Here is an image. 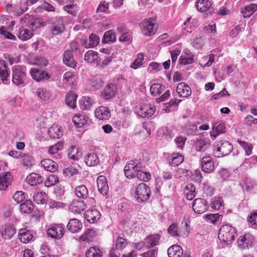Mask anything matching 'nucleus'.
I'll list each match as a JSON object with an SVG mask.
<instances>
[{
    "mask_svg": "<svg viewBox=\"0 0 257 257\" xmlns=\"http://www.w3.org/2000/svg\"><path fill=\"white\" fill-rule=\"evenodd\" d=\"M190 232V226L187 222H182L180 226L176 223H172L169 227L168 233L173 237L185 238Z\"/></svg>",
    "mask_w": 257,
    "mask_h": 257,
    "instance_id": "obj_1",
    "label": "nucleus"
},
{
    "mask_svg": "<svg viewBox=\"0 0 257 257\" xmlns=\"http://www.w3.org/2000/svg\"><path fill=\"white\" fill-rule=\"evenodd\" d=\"M236 229L231 225L226 224L222 225L218 233V238L223 242L229 243L234 240Z\"/></svg>",
    "mask_w": 257,
    "mask_h": 257,
    "instance_id": "obj_2",
    "label": "nucleus"
},
{
    "mask_svg": "<svg viewBox=\"0 0 257 257\" xmlns=\"http://www.w3.org/2000/svg\"><path fill=\"white\" fill-rule=\"evenodd\" d=\"M140 27L142 33L147 36L154 35L158 29V25L156 20L153 18L145 19L141 22Z\"/></svg>",
    "mask_w": 257,
    "mask_h": 257,
    "instance_id": "obj_3",
    "label": "nucleus"
},
{
    "mask_svg": "<svg viewBox=\"0 0 257 257\" xmlns=\"http://www.w3.org/2000/svg\"><path fill=\"white\" fill-rule=\"evenodd\" d=\"M27 78L25 68L20 66H15L12 68L13 83L20 86L24 84Z\"/></svg>",
    "mask_w": 257,
    "mask_h": 257,
    "instance_id": "obj_4",
    "label": "nucleus"
},
{
    "mask_svg": "<svg viewBox=\"0 0 257 257\" xmlns=\"http://www.w3.org/2000/svg\"><path fill=\"white\" fill-rule=\"evenodd\" d=\"M142 164L137 160H131L125 166L124 172L127 178H133L137 176L139 169H142Z\"/></svg>",
    "mask_w": 257,
    "mask_h": 257,
    "instance_id": "obj_5",
    "label": "nucleus"
},
{
    "mask_svg": "<svg viewBox=\"0 0 257 257\" xmlns=\"http://www.w3.org/2000/svg\"><path fill=\"white\" fill-rule=\"evenodd\" d=\"M135 193L138 202H143L149 199L151 190L145 183H141L138 186Z\"/></svg>",
    "mask_w": 257,
    "mask_h": 257,
    "instance_id": "obj_6",
    "label": "nucleus"
},
{
    "mask_svg": "<svg viewBox=\"0 0 257 257\" xmlns=\"http://www.w3.org/2000/svg\"><path fill=\"white\" fill-rule=\"evenodd\" d=\"M233 150L232 145L227 141H221L217 144V147L215 152L217 157H220L229 155Z\"/></svg>",
    "mask_w": 257,
    "mask_h": 257,
    "instance_id": "obj_7",
    "label": "nucleus"
},
{
    "mask_svg": "<svg viewBox=\"0 0 257 257\" xmlns=\"http://www.w3.org/2000/svg\"><path fill=\"white\" fill-rule=\"evenodd\" d=\"M47 234L51 238L59 239L64 234V229L60 224H53L47 229Z\"/></svg>",
    "mask_w": 257,
    "mask_h": 257,
    "instance_id": "obj_8",
    "label": "nucleus"
},
{
    "mask_svg": "<svg viewBox=\"0 0 257 257\" xmlns=\"http://www.w3.org/2000/svg\"><path fill=\"white\" fill-rule=\"evenodd\" d=\"M50 30L54 35H57L63 32L65 30L63 18L60 17L54 19L51 23Z\"/></svg>",
    "mask_w": 257,
    "mask_h": 257,
    "instance_id": "obj_9",
    "label": "nucleus"
},
{
    "mask_svg": "<svg viewBox=\"0 0 257 257\" xmlns=\"http://www.w3.org/2000/svg\"><path fill=\"white\" fill-rule=\"evenodd\" d=\"M192 207L195 213L202 214L207 210L208 204L207 201L203 198H197L193 201Z\"/></svg>",
    "mask_w": 257,
    "mask_h": 257,
    "instance_id": "obj_10",
    "label": "nucleus"
},
{
    "mask_svg": "<svg viewBox=\"0 0 257 257\" xmlns=\"http://www.w3.org/2000/svg\"><path fill=\"white\" fill-rule=\"evenodd\" d=\"M94 115L99 120H106L110 117L111 112L109 108L107 107L100 106L96 108Z\"/></svg>",
    "mask_w": 257,
    "mask_h": 257,
    "instance_id": "obj_11",
    "label": "nucleus"
},
{
    "mask_svg": "<svg viewBox=\"0 0 257 257\" xmlns=\"http://www.w3.org/2000/svg\"><path fill=\"white\" fill-rule=\"evenodd\" d=\"M13 176L10 172H2L0 174V190H6L11 185Z\"/></svg>",
    "mask_w": 257,
    "mask_h": 257,
    "instance_id": "obj_12",
    "label": "nucleus"
},
{
    "mask_svg": "<svg viewBox=\"0 0 257 257\" xmlns=\"http://www.w3.org/2000/svg\"><path fill=\"white\" fill-rule=\"evenodd\" d=\"M0 232L3 239H10L16 233V228L15 227L10 224H5L3 225L0 229Z\"/></svg>",
    "mask_w": 257,
    "mask_h": 257,
    "instance_id": "obj_13",
    "label": "nucleus"
},
{
    "mask_svg": "<svg viewBox=\"0 0 257 257\" xmlns=\"http://www.w3.org/2000/svg\"><path fill=\"white\" fill-rule=\"evenodd\" d=\"M202 171L206 173H210L214 170V162L212 158L209 156L202 157L201 160Z\"/></svg>",
    "mask_w": 257,
    "mask_h": 257,
    "instance_id": "obj_14",
    "label": "nucleus"
},
{
    "mask_svg": "<svg viewBox=\"0 0 257 257\" xmlns=\"http://www.w3.org/2000/svg\"><path fill=\"white\" fill-rule=\"evenodd\" d=\"M86 208V204L84 201L74 199L69 206L70 210L74 214H79Z\"/></svg>",
    "mask_w": 257,
    "mask_h": 257,
    "instance_id": "obj_15",
    "label": "nucleus"
},
{
    "mask_svg": "<svg viewBox=\"0 0 257 257\" xmlns=\"http://www.w3.org/2000/svg\"><path fill=\"white\" fill-rule=\"evenodd\" d=\"M155 110L156 108L154 106L145 104L140 107L137 113L142 117H149L154 114Z\"/></svg>",
    "mask_w": 257,
    "mask_h": 257,
    "instance_id": "obj_16",
    "label": "nucleus"
},
{
    "mask_svg": "<svg viewBox=\"0 0 257 257\" xmlns=\"http://www.w3.org/2000/svg\"><path fill=\"white\" fill-rule=\"evenodd\" d=\"M84 217L89 222L94 223L99 220L101 214L96 209H88L85 212Z\"/></svg>",
    "mask_w": 257,
    "mask_h": 257,
    "instance_id": "obj_17",
    "label": "nucleus"
},
{
    "mask_svg": "<svg viewBox=\"0 0 257 257\" xmlns=\"http://www.w3.org/2000/svg\"><path fill=\"white\" fill-rule=\"evenodd\" d=\"M30 73L32 77L37 81L48 80L50 77L48 73L37 68L32 69Z\"/></svg>",
    "mask_w": 257,
    "mask_h": 257,
    "instance_id": "obj_18",
    "label": "nucleus"
},
{
    "mask_svg": "<svg viewBox=\"0 0 257 257\" xmlns=\"http://www.w3.org/2000/svg\"><path fill=\"white\" fill-rule=\"evenodd\" d=\"M176 91L180 97H187L192 93L190 87L185 82L179 83L177 86Z\"/></svg>",
    "mask_w": 257,
    "mask_h": 257,
    "instance_id": "obj_19",
    "label": "nucleus"
},
{
    "mask_svg": "<svg viewBox=\"0 0 257 257\" xmlns=\"http://www.w3.org/2000/svg\"><path fill=\"white\" fill-rule=\"evenodd\" d=\"M97 187L99 192L103 195H106L108 192V185L105 176L101 175L97 179Z\"/></svg>",
    "mask_w": 257,
    "mask_h": 257,
    "instance_id": "obj_20",
    "label": "nucleus"
},
{
    "mask_svg": "<svg viewBox=\"0 0 257 257\" xmlns=\"http://www.w3.org/2000/svg\"><path fill=\"white\" fill-rule=\"evenodd\" d=\"M116 90V85L110 83L105 86L103 91L101 93V96L105 99H109L114 96Z\"/></svg>",
    "mask_w": 257,
    "mask_h": 257,
    "instance_id": "obj_21",
    "label": "nucleus"
},
{
    "mask_svg": "<svg viewBox=\"0 0 257 257\" xmlns=\"http://www.w3.org/2000/svg\"><path fill=\"white\" fill-rule=\"evenodd\" d=\"M63 143L62 142H58L56 144L50 146L48 148V153L49 154L54 156V157L56 159H61L62 158V155L58 153L60 150L63 149Z\"/></svg>",
    "mask_w": 257,
    "mask_h": 257,
    "instance_id": "obj_22",
    "label": "nucleus"
},
{
    "mask_svg": "<svg viewBox=\"0 0 257 257\" xmlns=\"http://www.w3.org/2000/svg\"><path fill=\"white\" fill-rule=\"evenodd\" d=\"M252 240V236L247 233L240 236L237 239L238 245L242 249L248 248L251 246Z\"/></svg>",
    "mask_w": 257,
    "mask_h": 257,
    "instance_id": "obj_23",
    "label": "nucleus"
},
{
    "mask_svg": "<svg viewBox=\"0 0 257 257\" xmlns=\"http://www.w3.org/2000/svg\"><path fill=\"white\" fill-rule=\"evenodd\" d=\"M161 236L159 234L155 233L150 235L145 238L147 248H152L159 244Z\"/></svg>",
    "mask_w": 257,
    "mask_h": 257,
    "instance_id": "obj_24",
    "label": "nucleus"
},
{
    "mask_svg": "<svg viewBox=\"0 0 257 257\" xmlns=\"http://www.w3.org/2000/svg\"><path fill=\"white\" fill-rule=\"evenodd\" d=\"M225 132V126L224 123L221 122L218 123L215 122L212 123V131L210 132V136L215 139L219 135Z\"/></svg>",
    "mask_w": 257,
    "mask_h": 257,
    "instance_id": "obj_25",
    "label": "nucleus"
},
{
    "mask_svg": "<svg viewBox=\"0 0 257 257\" xmlns=\"http://www.w3.org/2000/svg\"><path fill=\"white\" fill-rule=\"evenodd\" d=\"M48 134L53 139H59L63 135V130L59 125L53 124L49 128Z\"/></svg>",
    "mask_w": 257,
    "mask_h": 257,
    "instance_id": "obj_26",
    "label": "nucleus"
},
{
    "mask_svg": "<svg viewBox=\"0 0 257 257\" xmlns=\"http://www.w3.org/2000/svg\"><path fill=\"white\" fill-rule=\"evenodd\" d=\"M63 62L70 67L74 68L77 64L74 60L73 52L70 50L65 51L63 55Z\"/></svg>",
    "mask_w": 257,
    "mask_h": 257,
    "instance_id": "obj_27",
    "label": "nucleus"
},
{
    "mask_svg": "<svg viewBox=\"0 0 257 257\" xmlns=\"http://www.w3.org/2000/svg\"><path fill=\"white\" fill-rule=\"evenodd\" d=\"M67 228L72 233L78 232L82 229V224L77 219H71L69 220Z\"/></svg>",
    "mask_w": 257,
    "mask_h": 257,
    "instance_id": "obj_28",
    "label": "nucleus"
},
{
    "mask_svg": "<svg viewBox=\"0 0 257 257\" xmlns=\"http://www.w3.org/2000/svg\"><path fill=\"white\" fill-rule=\"evenodd\" d=\"M184 160V157L180 153H173L168 157V160L172 166H177L181 164Z\"/></svg>",
    "mask_w": 257,
    "mask_h": 257,
    "instance_id": "obj_29",
    "label": "nucleus"
},
{
    "mask_svg": "<svg viewBox=\"0 0 257 257\" xmlns=\"http://www.w3.org/2000/svg\"><path fill=\"white\" fill-rule=\"evenodd\" d=\"M41 164L44 168L47 171L54 172L58 169L57 163L49 159L42 160Z\"/></svg>",
    "mask_w": 257,
    "mask_h": 257,
    "instance_id": "obj_30",
    "label": "nucleus"
},
{
    "mask_svg": "<svg viewBox=\"0 0 257 257\" xmlns=\"http://www.w3.org/2000/svg\"><path fill=\"white\" fill-rule=\"evenodd\" d=\"M44 179L40 174L32 173L26 178L27 182L31 186H36L43 182Z\"/></svg>",
    "mask_w": 257,
    "mask_h": 257,
    "instance_id": "obj_31",
    "label": "nucleus"
},
{
    "mask_svg": "<svg viewBox=\"0 0 257 257\" xmlns=\"http://www.w3.org/2000/svg\"><path fill=\"white\" fill-rule=\"evenodd\" d=\"M8 69V67L6 65L5 61L0 59V78L5 84L7 83L8 78L10 75Z\"/></svg>",
    "mask_w": 257,
    "mask_h": 257,
    "instance_id": "obj_32",
    "label": "nucleus"
},
{
    "mask_svg": "<svg viewBox=\"0 0 257 257\" xmlns=\"http://www.w3.org/2000/svg\"><path fill=\"white\" fill-rule=\"evenodd\" d=\"M19 238L22 242L27 243L33 238V235L29 230L21 229L19 232Z\"/></svg>",
    "mask_w": 257,
    "mask_h": 257,
    "instance_id": "obj_33",
    "label": "nucleus"
},
{
    "mask_svg": "<svg viewBox=\"0 0 257 257\" xmlns=\"http://www.w3.org/2000/svg\"><path fill=\"white\" fill-rule=\"evenodd\" d=\"M183 249L178 245H173L168 249L169 257H181L183 255Z\"/></svg>",
    "mask_w": 257,
    "mask_h": 257,
    "instance_id": "obj_34",
    "label": "nucleus"
},
{
    "mask_svg": "<svg viewBox=\"0 0 257 257\" xmlns=\"http://www.w3.org/2000/svg\"><path fill=\"white\" fill-rule=\"evenodd\" d=\"M257 10V4H251L244 6L241 11L244 18L250 17Z\"/></svg>",
    "mask_w": 257,
    "mask_h": 257,
    "instance_id": "obj_35",
    "label": "nucleus"
},
{
    "mask_svg": "<svg viewBox=\"0 0 257 257\" xmlns=\"http://www.w3.org/2000/svg\"><path fill=\"white\" fill-rule=\"evenodd\" d=\"M88 117L84 114H77L72 118L75 125L77 127H81L84 126L87 121Z\"/></svg>",
    "mask_w": 257,
    "mask_h": 257,
    "instance_id": "obj_36",
    "label": "nucleus"
},
{
    "mask_svg": "<svg viewBox=\"0 0 257 257\" xmlns=\"http://www.w3.org/2000/svg\"><path fill=\"white\" fill-rule=\"evenodd\" d=\"M85 161L88 166H95L99 163V159L97 154L92 152L87 155Z\"/></svg>",
    "mask_w": 257,
    "mask_h": 257,
    "instance_id": "obj_37",
    "label": "nucleus"
},
{
    "mask_svg": "<svg viewBox=\"0 0 257 257\" xmlns=\"http://www.w3.org/2000/svg\"><path fill=\"white\" fill-rule=\"evenodd\" d=\"M195 5L199 11L204 12L211 8V3L209 0H197Z\"/></svg>",
    "mask_w": 257,
    "mask_h": 257,
    "instance_id": "obj_38",
    "label": "nucleus"
},
{
    "mask_svg": "<svg viewBox=\"0 0 257 257\" xmlns=\"http://www.w3.org/2000/svg\"><path fill=\"white\" fill-rule=\"evenodd\" d=\"M77 76L74 72H66L63 75L64 82L69 85H74L76 84Z\"/></svg>",
    "mask_w": 257,
    "mask_h": 257,
    "instance_id": "obj_39",
    "label": "nucleus"
},
{
    "mask_svg": "<svg viewBox=\"0 0 257 257\" xmlns=\"http://www.w3.org/2000/svg\"><path fill=\"white\" fill-rule=\"evenodd\" d=\"M77 95L73 92H69L66 96L65 102L67 105L72 108H74L76 106V100Z\"/></svg>",
    "mask_w": 257,
    "mask_h": 257,
    "instance_id": "obj_40",
    "label": "nucleus"
},
{
    "mask_svg": "<svg viewBox=\"0 0 257 257\" xmlns=\"http://www.w3.org/2000/svg\"><path fill=\"white\" fill-rule=\"evenodd\" d=\"M96 231L93 229L88 228L80 237L79 239L84 241H89L96 236Z\"/></svg>",
    "mask_w": 257,
    "mask_h": 257,
    "instance_id": "obj_41",
    "label": "nucleus"
},
{
    "mask_svg": "<svg viewBox=\"0 0 257 257\" xmlns=\"http://www.w3.org/2000/svg\"><path fill=\"white\" fill-rule=\"evenodd\" d=\"M184 193L187 199L192 200L195 196V187L192 184H188L186 185Z\"/></svg>",
    "mask_w": 257,
    "mask_h": 257,
    "instance_id": "obj_42",
    "label": "nucleus"
},
{
    "mask_svg": "<svg viewBox=\"0 0 257 257\" xmlns=\"http://www.w3.org/2000/svg\"><path fill=\"white\" fill-rule=\"evenodd\" d=\"M75 192L77 197L81 199H86L88 195V189L84 185L76 186Z\"/></svg>",
    "mask_w": 257,
    "mask_h": 257,
    "instance_id": "obj_43",
    "label": "nucleus"
},
{
    "mask_svg": "<svg viewBox=\"0 0 257 257\" xmlns=\"http://www.w3.org/2000/svg\"><path fill=\"white\" fill-rule=\"evenodd\" d=\"M99 42V38L96 35L91 34L89 37V42H85L84 46L86 48H92L96 46Z\"/></svg>",
    "mask_w": 257,
    "mask_h": 257,
    "instance_id": "obj_44",
    "label": "nucleus"
},
{
    "mask_svg": "<svg viewBox=\"0 0 257 257\" xmlns=\"http://www.w3.org/2000/svg\"><path fill=\"white\" fill-rule=\"evenodd\" d=\"M34 205L32 202L29 200H26L20 205V210L24 213H30L32 212Z\"/></svg>",
    "mask_w": 257,
    "mask_h": 257,
    "instance_id": "obj_45",
    "label": "nucleus"
},
{
    "mask_svg": "<svg viewBox=\"0 0 257 257\" xmlns=\"http://www.w3.org/2000/svg\"><path fill=\"white\" fill-rule=\"evenodd\" d=\"M103 252L96 247H90L86 252V257H102Z\"/></svg>",
    "mask_w": 257,
    "mask_h": 257,
    "instance_id": "obj_46",
    "label": "nucleus"
},
{
    "mask_svg": "<svg viewBox=\"0 0 257 257\" xmlns=\"http://www.w3.org/2000/svg\"><path fill=\"white\" fill-rule=\"evenodd\" d=\"M165 90V86L161 84H153L150 87V92L153 96L160 95Z\"/></svg>",
    "mask_w": 257,
    "mask_h": 257,
    "instance_id": "obj_47",
    "label": "nucleus"
},
{
    "mask_svg": "<svg viewBox=\"0 0 257 257\" xmlns=\"http://www.w3.org/2000/svg\"><path fill=\"white\" fill-rule=\"evenodd\" d=\"M36 95L40 98L43 100H48L50 96V92L46 88H39L37 89Z\"/></svg>",
    "mask_w": 257,
    "mask_h": 257,
    "instance_id": "obj_48",
    "label": "nucleus"
},
{
    "mask_svg": "<svg viewBox=\"0 0 257 257\" xmlns=\"http://www.w3.org/2000/svg\"><path fill=\"white\" fill-rule=\"evenodd\" d=\"M98 57L97 52L89 50L85 54L84 60L89 63H94L98 60Z\"/></svg>",
    "mask_w": 257,
    "mask_h": 257,
    "instance_id": "obj_49",
    "label": "nucleus"
},
{
    "mask_svg": "<svg viewBox=\"0 0 257 257\" xmlns=\"http://www.w3.org/2000/svg\"><path fill=\"white\" fill-rule=\"evenodd\" d=\"M81 156V153L78 151V148L76 146H71L68 153L69 159L73 160H78Z\"/></svg>",
    "mask_w": 257,
    "mask_h": 257,
    "instance_id": "obj_50",
    "label": "nucleus"
},
{
    "mask_svg": "<svg viewBox=\"0 0 257 257\" xmlns=\"http://www.w3.org/2000/svg\"><path fill=\"white\" fill-rule=\"evenodd\" d=\"M210 145L209 141L205 140L200 139L195 143L196 151L198 152H204L207 150Z\"/></svg>",
    "mask_w": 257,
    "mask_h": 257,
    "instance_id": "obj_51",
    "label": "nucleus"
},
{
    "mask_svg": "<svg viewBox=\"0 0 257 257\" xmlns=\"http://www.w3.org/2000/svg\"><path fill=\"white\" fill-rule=\"evenodd\" d=\"M20 159L22 165L27 168L31 167L33 164V159L26 154L22 155Z\"/></svg>",
    "mask_w": 257,
    "mask_h": 257,
    "instance_id": "obj_52",
    "label": "nucleus"
},
{
    "mask_svg": "<svg viewBox=\"0 0 257 257\" xmlns=\"http://www.w3.org/2000/svg\"><path fill=\"white\" fill-rule=\"evenodd\" d=\"M116 40L115 34L112 30L106 31L103 38V42L105 43L109 42H114Z\"/></svg>",
    "mask_w": 257,
    "mask_h": 257,
    "instance_id": "obj_53",
    "label": "nucleus"
},
{
    "mask_svg": "<svg viewBox=\"0 0 257 257\" xmlns=\"http://www.w3.org/2000/svg\"><path fill=\"white\" fill-rule=\"evenodd\" d=\"M78 169L73 166H69L63 170V174L66 177H70L78 173Z\"/></svg>",
    "mask_w": 257,
    "mask_h": 257,
    "instance_id": "obj_54",
    "label": "nucleus"
},
{
    "mask_svg": "<svg viewBox=\"0 0 257 257\" xmlns=\"http://www.w3.org/2000/svg\"><path fill=\"white\" fill-rule=\"evenodd\" d=\"M33 36V33L27 29H23L20 31L18 37L23 41H26L30 39Z\"/></svg>",
    "mask_w": 257,
    "mask_h": 257,
    "instance_id": "obj_55",
    "label": "nucleus"
},
{
    "mask_svg": "<svg viewBox=\"0 0 257 257\" xmlns=\"http://www.w3.org/2000/svg\"><path fill=\"white\" fill-rule=\"evenodd\" d=\"M27 9L25 1H21L18 4L15 5V14L20 15L24 13Z\"/></svg>",
    "mask_w": 257,
    "mask_h": 257,
    "instance_id": "obj_56",
    "label": "nucleus"
},
{
    "mask_svg": "<svg viewBox=\"0 0 257 257\" xmlns=\"http://www.w3.org/2000/svg\"><path fill=\"white\" fill-rule=\"evenodd\" d=\"M58 181V178L56 176L50 175L47 177L44 183L45 186L49 187L56 184Z\"/></svg>",
    "mask_w": 257,
    "mask_h": 257,
    "instance_id": "obj_57",
    "label": "nucleus"
},
{
    "mask_svg": "<svg viewBox=\"0 0 257 257\" xmlns=\"http://www.w3.org/2000/svg\"><path fill=\"white\" fill-rule=\"evenodd\" d=\"M144 56L142 53H139L137 56V58L131 64V67L134 69H137L143 65V61L144 59Z\"/></svg>",
    "mask_w": 257,
    "mask_h": 257,
    "instance_id": "obj_58",
    "label": "nucleus"
},
{
    "mask_svg": "<svg viewBox=\"0 0 257 257\" xmlns=\"http://www.w3.org/2000/svg\"><path fill=\"white\" fill-rule=\"evenodd\" d=\"M140 169L138 170L137 177L138 179L143 181H148L151 179V174L149 172L143 171Z\"/></svg>",
    "mask_w": 257,
    "mask_h": 257,
    "instance_id": "obj_59",
    "label": "nucleus"
},
{
    "mask_svg": "<svg viewBox=\"0 0 257 257\" xmlns=\"http://www.w3.org/2000/svg\"><path fill=\"white\" fill-rule=\"evenodd\" d=\"M47 195L43 192H38L34 196V200L37 204H44Z\"/></svg>",
    "mask_w": 257,
    "mask_h": 257,
    "instance_id": "obj_60",
    "label": "nucleus"
},
{
    "mask_svg": "<svg viewBox=\"0 0 257 257\" xmlns=\"http://www.w3.org/2000/svg\"><path fill=\"white\" fill-rule=\"evenodd\" d=\"M172 135V130L168 126H163L158 131V136L159 137L170 136Z\"/></svg>",
    "mask_w": 257,
    "mask_h": 257,
    "instance_id": "obj_61",
    "label": "nucleus"
},
{
    "mask_svg": "<svg viewBox=\"0 0 257 257\" xmlns=\"http://www.w3.org/2000/svg\"><path fill=\"white\" fill-rule=\"evenodd\" d=\"M0 34L7 39L13 40H16V37L11 33L8 32L4 27H2L0 28Z\"/></svg>",
    "mask_w": 257,
    "mask_h": 257,
    "instance_id": "obj_62",
    "label": "nucleus"
},
{
    "mask_svg": "<svg viewBox=\"0 0 257 257\" xmlns=\"http://www.w3.org/2000/svg\"><path fill=\"white\" fill-rule=\"evenodd\" d=\"M127 240L123 238L120 236H118L117 238V242L116 243V249L122 250L127 245Z\"/></svg>",
    "mask_w": 257,
    "mask_h": 257,
    "instance_id": "obj_63",
    "label": "nucleus"
},
{
    "mask_svg": "<svg viewBox=\"0 0 257 257\" xmlns=\"http://www.w3.org/2000/svg\"><path fill=\"white\" fill-rule=\"evenodd\" d=\"M13 198L17 203L22 202L25 198V193L23 191H17L13 195Z\"/></svg>",
    "mask_w": 257,
    "mask_h": 257,
    "instance_id": "obj_64",
    "label": "nucleus"
}]
</instances>
